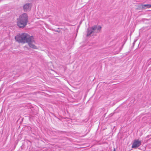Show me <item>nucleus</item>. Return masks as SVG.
Listing matches in <instances>:
<instances>
[{"label":"nucleus","mask_w":151,"mask_h":151,"mask_svg":"<svg viewBox=\"0 0 151 151\" xmlns=\"http://www.w3.org/2000/svg\"><path fill=\"white\" fill-rule=\"evenodd\" d=\"M67 123L68 122V124H71V123L72 122V120L70 118H68L67 117Z\"/></svg>","instance_id":"0eeeda50"},{"label":"nucleus","mask_w":151,"mask_h":151,"mask_svg":"<svg viewBox=\"0 0 151 151\" xmlns=\"http://www.w3.org/2000/svg\"><path fill=\"white\" fill-rule=\"evenodd\" d=\"M28 17L27 14L24 13L20 15L17 19V25L20 28H24L27 24Z\"/></svg>","instance_id":"f03ea898"},{"label":"nucleus","mask_w":151,"mask_h":151,"mask_svg":"<svg viewBox=\"0 0 151 151\" xmlns=\"http://www.w3.org/2000/svg\"><path fill=\"white\" fill-rule=\"evenodd\" d=\"M32 5L31 3H27L25 4L23 6V9L25 12L29 11L31 9Z\"/></svg>","instance_id":"39448f33"},{"label":"nucleus","mask_w":151,"mask_h":151,"mask_svg":"<svg viewBox=\"0 0 151 151\" xmlns=\"http://www.w3.org/2000/svg\"><path fill=\"white\" fill-rule=\"evenodd\" d=\"M72 43H73V42H71V43L69 45V47H68V49H70L72 47Z\"/></svg>","instance_id":"1a4fd4ad"},{"label":"nucleus","mask_w":151,"mask_h":151,"mask_svg":"<svg viewBox=\"0 0 151 151\" xmlns=\"http://www.w3.org/2000/svg\"><path fill=\"white\" fill-rule=\"evenodd\" d=\"M136 42V40L134 41V43H133V44H134Z\"/></svg>","instance_id":"9d476101"},{"label":"nucleus","mask_w":151,"mask_h":151,"mask_svg":"<svg viewBox=\"0 0 151 151\" xmlns=\"http://www.w3.org/2000/svg\"><path fill=\"white\" fill-rule=\"evenodd\" d=\"M66 139H67H67H68V138H66Z\"/></svg>","instance_id":"f8f14e48"},{"label":"nucleus","mask_w":151,"mask_h":151,"mask_svg":"<svg viewBox=\"0 0 151 151\" xmlns=\"http://www.w3.org/2000/svg\"><path fill=\"white\" fill-rule=\"evenodd\" d=\"M68 125V126H70V125Z\"/></svg>","instance_id":"9b49d317"},{"label":"nucleus","mask_w":151,"mask_h":151,"mask_svg":"<svg viewBox=\"0 0 151 151\" xmlns=\"http://www.w3.org/2000/svg\"><path fill=\"white\" fill-rule=\"evenodd\" d=\"M68 101L69 102H73L75 101L74 99H68Z\"/></svg>","instance_id":"6e6552de"},{"label":"nucleus","mask_w":151,"mask_h":151,"mask_svg":"<svg viewBox=\"0 0 151 151\" xmlns=\"http://www.w3.org/2000/svg\"><path fill=\"white\" fill-rule=\"evenodd\" d=\"M142 8L143 9L145 8H149L151 7V5L150 4H145L142 6Z\"/></svg>","instance_id":"423d86ee"},{"label":"nucleus","mask_w":151,"mask_h":151,"mask_svg":"<svg viewBox=\"0 0 151 151\" xmlns=\"http://www.w3.org/2000/svg\"><path fill=\"white\" fill-rule=\"evenodd\" d=\"M15 39L16 41L19 43H28L30 47L34 49L37 48L34 45L35 42L33 37L32 36H29L27 33L19 34L15 36Z\"/></svg>","instance_id":"f257e3e1"},{"label":"nucleus","mask_w":151,"mask_h":151,"mask_svg":"<svg viewBox=\"0 0 151 151\" xmlns=\"http://www.w3.org/2000/svg\"><path fill=\"white\" fill-rule=\"evenodd\" d=\"M101 27L99 25H95L92 27L88 28L87 29V36H90L95 35L101 30Z\"/></svg>","instance_id":"7ed1b4c3"},{"label":"nucleus","mask_w":151,"mask_h":151,"mask_svg":"<svg viewBox=\"0 0 151 151\" xmlns=\"http://www.w3.org/2000/svg\"><path fill=\"white\" fill-rule=\"evenodd\" d=\"M141 141L139 139L135 140L134 141L132 147L133 148H136L141 145Z\"/></svg>","instance_id":"20e7f679"}]
</instances>
